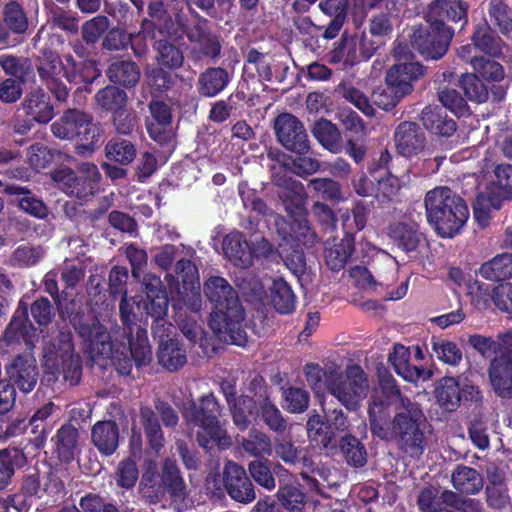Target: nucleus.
<instances>
[{"label":"nucleus","mask_w":512,"mask_h":512,"mask_svg":"<svg viewBox=\"0 0 512 512\" xmlns=\"http://www.w3.org/2000/svg\"><path fill=\"white\" fill-rule=\"evenodd\" d=\"M223 251L235 266L247 268L252 265V251L240 233H230L224 238Z\"/></svg>","instance_id":"b1692460"},{"label":"nucleus","mask_w":512,"mask_h":512,"mask_svg":"<svg viewBox=\"0 0 512 512\" xmlns=\"http://www.w3.org/2000/svg\"><path fill=\"white\" fill-rule=\"evenodd\" d=\"M4 337L8 343L23 341L27 348L31 349L35 346L36 330L27 319L26 309L20 310L19 308L17 310L16 315L6 329Z\"/></svg>","instance_id":"5701e85b"},{"label":"nucleus","mask_w":512,"mask_h":512,"mask_svg":"<svg viewBox=\"0 0 512 512\" xmlns=\"http://www.w3.org/2000/svg\"><path fill=\"white\" fill-rule=\"evenodd\" d=\"M78 174L69 168H61L53 172L52 179L66 194L87 199L96 192L101 174L98 167L90 162L82 163Z\"/></svg>","instance_id":"0eeeda50"},{"label":"nucleus","mask_w":512,"mask_h":512,"mask_svg":"<svg viewBox=\"0 0 512 512\" xmlns=\"http://www.w3.org/2000/svg\"><path fill=\"white\" fill-rule=\"evenodd\" d=\"M353 239L349 236L345 237L340 243L326 250L325 258L327 265L332 270L341 269L348 258L352 255Z\"/></svg>","instance_id":"49530a36"},{"label":"nucleus","mask_w":512,"mask_h":512,"mask_svg":"<svg viewBox=\"0 0 512 512\" xmlns=\"http://www.w3.org/2000/svg\"><path fill=\"white\" fill-rule=\"evenodd\" d=\"M51 131L60 139L70 140L75 137L88 139L90 133H93V138L96 137L97 127L92 124L91 117L86 113L69 110L51 125Z\"/></svg>","instance_id":"f8f14e48"},{"label":"nucleus","mask_w":512,"mask_h":512,"mask_svg":"<svg viewBox=\"0 0 512 512\" xmlns=\"http://www.w3.org/2000/svg\"><path fill=\"white\" fill-rule=\"evenodd\" d=\"M284 408L291 413H300L307 409L309 404L308 393L300 388H289L283 393Z\"/></svg>","instance_id":"e2e57ef3"},{"label":"nucleus","mask_w":512,"mask_h":512,"mask_svg":"<svg viewBox=\"0 0 512 512\" xmlns=\"http://www.w3.org/2000/svg\"><path fill=\"white\" fill-rule=\"evenodd\" d=\"M480 275L487 280L498 281L512 277V254L503 253L484 263Z\"/></svg>","instance_id":"72a5a7b5"},{"label":"nucleus","mask_w":512,"mask_h":512,"mask_svg":"<svg viewBox=\"0 0 512 512\" xmlns=\"http://www.w3.org/2000/svg\"><path fill=\"white\" fill-rule=\"evenodd\" d=\"M273 180L284 190L280 197L283 199L286 210L292 215H301L304 211L305 193L303 185L296 180L274 173Z\"/></svg>","instance_id":"4be33fe9"},{"label":"nucleus","mask_w":512,"mask_h":512,"mask_svg":"<svg viewBox=\"0 0 512 512\" xmlns=\"http://www.w3.org/2000/svg\"><path fill=\"white\" fill-rule=\"evenodd\" d=\"M501 194H493L488 189L481 191L474 204V218L481 227H486L491 213L498 210L502 204Z\"/></svg>","instance_id":"473e14b6"},{"label":"nucleus","mask_w":512,"mask_h":512,"mask_svg":"<svg viewBox=\"0 0 512 512\" xmlns=\"http://www.w3.org/2000/svg\"><path fill=\"white\" fill-rule=\"evenodd\" d=\"M428 223L443 238L458 235L469 219L466 202L447 187H437L425 196Z\"/></svg>","instance_id":"20e7f679"},{"label":"nucleus","mask_w":512,"mask_h":512,"mask_svg":"<svg viewBox=\"0 0 512 512\" xmlns=\"http://www.w3.org/2000/svg\"><path fill=\"white\" fill-rule=\"evenodd\" d=\"M390 236L394 242L404 251H414L420 240L421 234L415 223H397L391 226Z\"/></svg>","instance_id":"2f4dec72"},{"label":"nucleus","mask_w":512,"mask_h":512,"mask_svg":"<svg viewBox=\"0 0 512 512\" xmlns=\"http://www.w3.org/2000/svg\"><path fill=\"white\" fill-rule=\"evenodd\" d=\"M228 73L221 68H210L199 76L198 91L205 97H214L228 84Z\"/></svg>","instance_id":"c756f323"},{"label":"nucleus","mask_w":512,"mask_h":512,"mask_svg":"<svg viewBox=\"0 0 512 512\" xmlns=\"http://www.w3.org/2000/svg\"><path fill=\"white\" fill-rule=\"evenodd\" d=\"M177 274L182 279V289L178 288L179 299L173 298V309L180 310L187 306L191 311L201 308L200 282L197 267L189 260H180L176 265Z\"/></svg>","instance_id":"1a4fd4ad"},{"label":"nucleus","mask_w":512,"mask_h":512,"mask_svg":"<svg viewBox=\"0 0 512 512\" xmlns=\"http://www.w3.org/2000/svg\"><path fill=\"white\" fill-rule=\"evenodd\" d=\"M150 19H146L151 23V28H158L159 33L167 34L169 36L177 35L178 29L176 28V14H179L174 9L167 11L161 2H153L148 8Z\"/></svg>","instance_id":"cd10ccee"},{"label":"nucleus","mask_w":512,"mask_h":512,"mask_svg":"<svg viewBox=\"0 0 512 512\" xmlns=\"http://www.w3.org/2000/svg\"><path fill=\"white\" fill-rule=\"evenodd\" d=\"M410 352L403 345H395L389 356L394 370L403 379L409 382L426 381L431 378L432 373L422 367H411L409 365Z\"/></svg>","instance_id":"412c9836"},{"label":"nucleus","mask_w":512,"mask_h":512,"mask_svg":"<svg viewBox=\"0 0 512 512\" xmlns=\"http://www.w3.org/2000/svg\"><path fill=\"white\" fill-rule=\"evenodd\" d=\"M439 100L452 113L458 116L468 114L465 100L454 89H444L439 92Z\"/></svg>","instance_id":"774afa93"},{"label":"nucleus","mask_w":512,"mask_h":512,"mask_svg":"<svg viewBox=\"0 0 512 512\" xmlns=\"http://www.w3.org/2000/svg\"><path fill=\"white\" fill-rule=\"evenodd\" d=\"M204 292L209 301L214 303L209 326L215 335L225 343L244 346L247 335L240 327L244 310L232 286L224 278L213 276L205 282Z\"/></svg>","instance_id":"7ed1b4c3"},{"label":"nucleus","mask_w":512,"mask_h":512,"mask_svg":"<svg viewBox=\"0 0 512 512\" xmlns=\"http://www.w3.org/2000/svg\"><path fill=\"white\" fill-rule=\"evenodd\" d=\"M140 415L151 446L158 449L162 446L163 437L154 412L150 408L145 407L141 409Z\"/></svg>","instance_id":"bf43d9fd"},{"label":"nucleus","mask_w":512,"mask_h":512,"mask_svg":"<svg viewBox=\"0 0 512 512\" xmlns=\"http://www.w3.org/2000/svg\"><path fill=\"white\" fill-rule=\"evenodd\" d=\"M109 28V20L105 16L98 15L87 21L82 26V36L87 43L97 42L102 34Z\"/></svg>","instance_id":"338daca9"},{"label":"nucleus","mask_w":512,"mask_h":512,"mask_svg":"<svg viewBox=\"0 0 512 512\" xmlns=\"http://www.w3.org/2000/svg\"><path fill=\"white\" fill-rule=\"evenodd\" d=\"M159 363L169 371H177L186 363V353L176 339H162L158 350Z\"/></svg>","instance_id":"bb28decb"},{"label":"nucleus","mask_w":512,"mask_h":512,"mask_svg":"<svg viewBox=\"0 0 512 512\" xmlns=\"http://www.w3.org/2000/svg\"><path fill=\"white\" fill-rule=\"evenodd\" d=\"M341 449L350 465L361 467L366 463V450L357 438L353 436H346L343 438Z\"/></svg>","instance_id":"3c124183"},{"label":"nucleus","mask_w":512,"mask_h":512,"mask_svg":"<svg viewBox=\"0 0 512 512\" xmlns=\"http://www.w3.org/2000/svg\"><path fill=\"white\" fill-rule=\"evenodd\" d=\"M100 71L93 61H86L80 66L75 63L74 68H70V73L67 72L66 79L74 83H92L98 76Z\"/></svg>","instance_id":"0e129e2a"},{"label":"nucleus","mask_w":512,"mask_h":512,"mask_svg":"<svg viewBox=\"0 0 512 512\" xmlns=\"http://www.w3.org/2000/svg\"><path fill=\"white\" fill-rule=\"evenodd\" d=\"M7 375L22 392L29 393L38 379L36 362L31 357H17L7 368Z\"/></svg>","instance_id":"6ab92c4d"},{"label":"nucleus","mask_w":512,"mask_h":512,"mask_svg":"<svg viewBox=\"0 0 512 512\" xmlns=\"http://www.w3.org/2000/svg\"><path fill=\"white\" fill-rule=\"evenodd\" d=\"M95 98L98 105L114 114L123 108L127 101L126 93L112 86L100 90Z\"/></svg>","instance_id":"de8ad7c7"},{"label":"nucleus","mask_w":512,"mask_h":512,"mask_svg":"<svg viewBox=\"0 0 512 512\" xmlns=\"http://www.w3.org/2000/svg\"><path fill=\"white\" fill-rule=\"evenodd\" d=\"M55 441L57 453L63 461H71L76 453L78 446V431L71 425L62 426L56 436Z\"/></svg>","instance_id":"4c0bfd02"},{"label":"nucleus","mask_w":512,"mask_h":512,"mask_svg":"<svg viewBox=\"0 0 512 512\" xmlns=\"http://www.w3.org/2000/svg\"><path fill=\"white\" fill-rule=\"evenodd\" d=\"M183 415L195 429L197 441L204 448L217 446L225 449L231 446L232 439L219 419L221 410L213 395L203 396L198 406L186 407Z\"/></svg>","instance_id":"39448f33"},{"label":"nucleus","mask_w":512,"mask_h":512,"mask_svg":"<svg viewBox=\"0 0 512 512\" xmlns=\"http://www.w3.org/2000/svg\"><path fill=\"white\" fill-rule=\"evenodd\" d=\"M176 28L178 34L174 35L175 37H180L181 33H186L190 41L200 44L204 54L215 56L219 53L220 45L216 37L208 31L205 20H199L193 27L187 28L184 17L181 14H176Z\"/></svg>","instance_id":"a211bd4d"},{"label":"nucleus","mask_w":512,"mask_h":512,"mask_svg":"<svg viewBox=\"0 0 512 512\" xmlns=\"http://www.w3.org/2000/svg\"><path fill=\"white\" fill-rule=\"evenodd\" d=\"M489 15L491 22L497 26L503 34H508L512 31L511 11L501 1H492Z\"/></svg>","instance_id":"680f3d73"},{"label":"nucleus","mask_w":512,"mask_h":512,"mask_svg":"<svg viewBox=\"0 0 512 512\" xmlns=\"http://www.w3.org/2000/svg\"><path fill=\"white\" fill-rule=\"evenodd\" d=\"M92 442L103 455L113 454L119 443V430L113 421H99L92 428Z\"/></svg>","instance_id":"393cba45"},{"label":"nucleus","mask_w":512,"mask_h":512,"mask_svg":"<svg viewBox=\"0 0 512 512\" xmlns=\"http://www.w3.org/2000/svg\"><path fill=\"white\" fill-rule=\"evenodd\" d=\"M328 390L347 409L355 410L366 398L369 382L364 371L357 365L347 367L344 374L330 377Z\"/></svg>","instance_id":"423d86ee"},{"label":"nucleus","mask_w":512,"mask_h":512,"mask_svg":"<svg viewBox=\"0 0 512 512\" xmlns=\"http://www.w3.org/2000/svg\"><path fill=\"white\" fill-rule=\"evenodd\" d=\"M254 401L248 396H241L231 407V413L234 424L240 429L245 430L257 414Z\"/></svg>","instance_id":"37998d69"},{"label":"nucleus","mask_w":512,"mask_h":512,"mask_svg":"<svg viewBox=\"0 0 512 512\" xmlns=\"http://www.w3.org/2000/svg\"><path fill=\"white\" fill-rule=\"evenodd\" d=\"M388 404L373 403L369 407L372 433L383 440L398 439L406 452L419 455L424 449L425 416L415 402L390 387Z\"/></svg>","instance_id":"f03ea898"},{"label":"nucleus","mask_w":512,"mask_h":512,"mask_svg":"<svg viewBox=\"0 0 512 512\" xmlns=\"http://www.w3.org/2000/svg\"><path fill=\"white\" fill-rule=\"evenodd\" d=\"M394 140L397 151L408 158L417 155L424 147V135L418 126L411 122L398 125Z\"/></svg>","instance_id":"aec40b11"},{"label":"nucleus","mask_w":512,"mask_h":512,"mask_svg":"<svg viewBox=\"0 0 512 512\" xmlns=\"http://www.w3.org/2000/svg\"><path fill=\"white\" fill-rule=\"evenodd\" d=\"M489 378L499 396L512 397V352H503L491 361Z\"/></svg>","instance_id":"f3484780"},{"label":"nucleus","mask_w":512,"mask_h":512,"mask_svg":"<svg viewBox=\"0 0 512 512\" xmlns=\"http://www.w3.org/2000/svg\"><path fill=\"white\" fill-rule=\"evenodd\" d=\"M432 350L440 361L449 365H457L462 359L461 350L451 341L433 339Z\"/></svg>","instance_id":"864d4df0"},{"label":"nucleus","mask_w":512,"mask_h":512,"mask_svg":"<svg viewBox=\"0 0 512 512\" xmlns=\"http://www.w3.org/2000/svg\"><path fill=\"white\" fill-rule=\"evenodd\" d=\"M4 20L6 25L15 33H24L28 28L27 17L16 2H9L4 8Z\"/></svg>","instance_id":"6e6d98bb"},{"label":"nucleus","mask_w":512,"mask_h":512,"mask_svg":"<svg viewBox=\"0 0 512 512\" xmlns=\"http://www.w3.org/2000/svg\"><path fill=\"white\" fill-rule=\"evenodd\" d=\"M271 302L282 314H288L295 308V296L283 279H274L270 285Z\"/></svg>","instance_id":"e433bc0d"},{"label":"nucleus","mask_w":512,"mask_h":512,"mask_svg":"<svg viewBox=\"0 0 512 512\" xmlns=\"http://www.w3.org/2000/svg\"><path fill=\"white\" fill-rule=\"evenodd\" d=\"M307 433L311 442L316 446L326 448L334 439V431L319 415H312L307 421Z\"/></svg>","instance_id":"79ce46f5"},{"label":"nucleus","mask_w":512,"mask_h":512,"mask_svg":"<svg viewBox=\"0 0 512 512\" xmlns=\"http://www.w3.org/2000/svg\"><path fill=\"white\" fill-rule=\"evenodd\" d=\"M473 41L475 47L487 54L496 55L501 52V41L493 35L486 24L477 27Z\"/></svg>","instance_id":"8fccbe9b"},{"label":"nucleus","mask_w":512,"mask_h":512,"mask_svg":"<svg viewBox=\"0 0 512 512\" xmlns=\"http://www.w3.org/2000/svg\"><path fill=\"white\" fill-rule=\"evenodd\" d=\"M241 446L246 453L254 457L269 456L273 451L271 440L257 430H251L248 437L243 438Z\"/></svg>","instance_id":"c03bdc74"},{"label":"nucleus","mask_w":512,"mask_h":512,"mask_svg":"<svg viewBox=\"0 0 512 512\" xmlns=\"http://www.w3.org/2000/svg\"><path fill=\"white\" fill-rule=\"evenodd\" d=\"M452 35V31L442 21H434L428 27L416 29L411 41L425 58L436 60L446 53Z\"/></svg>","instance_id":"6e6552de"},{"label":"nucleus","mask_w":512,"mask_h":512,"mask_svg":"<svg viewBox=\"0 0 512 512\" xmlns=\"http://www.w3.org/2000/svg\"><path fill=\"white\" fill-rule=\"evenodd\" d=\"M421 120L427 130L442 137H450L456 131V123L438 106L426 107L422 111Z\"/></svg>","instance_id":"a878e982"},{"label":"nucleus","mask_w":512,"mask_h":512,"mask_svg":"<svg viewBox=\"0 0 512 512\" xmlns=\"http://www.w3.org/2000/svg\"><path fill=\"white\" fill-rule=\"evenodd\" d=\"M275 132L279 142L296 154L309 151V141L302 123L292 114H280L275 120Z\"/></svg>","instance_id":"9d476101"},{"label":"nucleus","mask_w":512,"mask_h":512,"mask_svg":"<svg viewBox=\"0 0 512 512\" xmlns=\"http://www.w3.org/2000/svg\"><path fill=\"white\" fill-rule=\"evenodd\" d=\"M223 477L225 488L234 500L249 503L255 499L253 485L242 466L228 462L224 467Z\"/></svg>","instance_id":"2eb2a0df"},{"label":"nucleus","mask_w":512,"mask_h":512,"mask_svg":"<svg viewBox=\"0 0 512 512\" xmlns=\"http://www.w3.org/2000/svg\"><path fill=\"white\" fill-rule=\"evenodd\" d=\"M146 301L141 304L126 294L120 303L121 321L124 325L121 337L128 342V346L115 336L112 339L107 329L98 321H83L76 324L75 329L83 341V349L92 358L110 359L122 375H128L132 369V362L136 366H143L152 360V352L148 343L147 332L137 326L135 336L133 323L137 316L148 315L154 320L163 319L168 312L169 301L159 277L147 274L143 278Z\"/></svg>","instance_id":"f257e3e1"},{"label":"nucleus","mask_w":512,"mask_h":512,"mask_svg":"<svg viewBox=\"0 0 512 512\" xmlns=\"http://www.w3.org/2000/svg\"><path fill=\"white\" fill-rule=\"evenodd\" d=\"M471 64L479 76L486 80L500 81L504 78L502 66L493 60L474 57L471 60Z\"/></svg>","instance_id":"052dcab7"},{"label":"nucleus","mask_w":512,"mask_h":512,"mask_svg":"<svg viewBox=\"0 0 512 512\" xmlns=\"http://www.w3.org/2000/svg\"><path fill=\"white\" fill-rule=\"evenodd\" d=\"M278 500L283 507L293 512L301 511L305 503V496L298 487L285 485L280 487L277 493Z\"/></svg>","instance_id":"4d7b16f0"},{"label":"nucleus","mask_w":512,"mask_h":512,"mask_svg":"<svg viewBox=\"0 0 512 512\" xmlns=\"http://www.w3.org/2000/svg\"><path fill=\"white\" fill-rule=\"evenodd\" d=\"M305 376L308 384L315 392L316 396H320L321 392L327 388L330 377H335V371H324L318 364H307L305 366Z\"/></svg>","instance_id":"603ef678"},{"label":"nucleus","mask_w":512,"mask_h":512,"mask_svg":"<svg viewBox=\"0 0 512 512\" xmlns=\"http://www.w3.org/2000/svg\"><path fill=\"white\" fill-rule=\"evenodd\" d=\"M75 67V61L71 56L66 57V63L63 64L57 55H47L38 68L39 74L43 79L60 82L61 78H66L67 72L70 73V68Z\"/></svg>","instance_id":"c9c22d12"},{"label":"nucleus","mask_w":512,"mask_h":512,"mask_svg":"<svg viewBox=\"0 0 512 512\" xmlns=\"http://www.w3.org/2000/svg\"><path fill=\"white\" fill-rule=\"evenodd\" d=\"M5 191L9 194L22 195L19 207L35 217L43 218L47 215V209L42 201L30 195V192L19 186H7Z\"/></svg>","instance_id":"a18cd8bd"},{"label":"nucleus","mask_w":512,"mask_h":512,"mask_svg":"<svg viewBox=\"0 0 512 512\" xmlns=\"http://www.w3.org/2000/svg\"><path fill=\"white\" fill-rule=\"evenodd\" d=\"M312 134L327 150L338 153L341 150V134L335 124L320 119L313 125Z\"/></svg>","instance_id":"7c9ffc66"},{"label":"nucleus","mask_w":512,"mask_h":512,"mask_svg":"<svg viewBox=\"0 0 512 512\" xmlns=\"http://www.w3.org/2000/svg\"><path fill=\"white\" fill-rule=\"evenodd\" d=\"M105 155L112 162L127 165L135 159L136 149L130 141L114 138L106 144Z\"/></svg>","instance_id":"ea45409f"},{"label":"nucleus","mask_w":512,"mask_h":512,"mask_svg":"<svg viewBox=\"0 0 512 512\" xmlns=\"http://www.w3.org/2000/svg\"><path fill=\"white\" fill-rule=\"evenodd\" d=\"M162 481L172 495L180 497L184 492L183 479L174 461L167 459L163 465Z\"/></svg>","instance_id":"13d9d810"},{"label":"nucleus","mask_w":512,"mask_h":512,"mask_svg":"<svg viewBox=\"0 0 512 512\" xmlns=\"http://www.w3.org/2000/svg\"><path fill=\"white\" fill-rule=\"evenodd\" d=\"M309 187L324 199L339 200L342 198L340 185L334 180L315 178L309 182Z\"/></svg>","instance_id":"69168bd1"},{"label":"nucleus","mask_w":512,"mask_h":512,"mask_svg":"<svg viewBox=\"0 0 512 512\" xmlns=\"http://www.w3.org/2000/svg\"><path fill=\"white\" fill-rule=\"evenodd\" d=\"M73 359L72 336L69 332H60L55 337L44 336L43 365L52 375L64 369Z\"/></svg>","instance_id":"9b49d317"},{"label":"nucleus","mask_w":512,"mask_h":512,"mask_svg":"<svg viewBox=\"0 0 512 512\" xmlns=\"http://www.w3.org/2000/svg\"><path fill=\"white\" fill-rule=\"evenodd\" d=\"M24 109L27 115L39 123H47L53 117V108L43 92L29 95L24 102Z\"/></svg>","instance_id":"58836bf2"},{"label":"nucleus","mask_w":512,"mask_h":512,"mask_svg":"<svg viewBox=\"0 0 512 512\" xmlns=\"http://www.w3.org/2000/svg\"><path fill=\"white\" fill-rule=\"evenodd\" d=\"M465 95L471 101L483 103L488 98V90L475 74H465L460 81Z\"/></svg>","instance_id":"5fc2aeb1"},{"label":"nucleus","mask_w":512,"mask_h":512,"mask_svg":"<svg viewBox=\"0 0 512 512\" xmlns=\"http://www.w3.org/2000/svg\"><path fill=\"white\" fill-rule=\"evenodd\" d=\"M375 50L374 43L364 35H344L334 49L332 59L352 66L362 60L370 59Z\"/></svg>","instance_id":"ddd939ff"},{"label":"nucleus","mask_w":512,"mask_h":512,"mask_svg":"<svg viewBox=\"0 0 512 512\" xmlns=\"http://www.w3.org/2000/svg\"><path fill=\"white\" fill-rule=\"evenodd\" d=\"M108 76L114 83L133 86L140 79V71L134 62L117 61L109 67Z\"/></svg>","instance_id":"a19ab883"},{"label":"nucleus","mask_w":512,"mask_h":512,"mask_svg":"<svg viewBox=\"0 0 512 512\" xmlns=\"http://www.w3.org/2000/svg\"><path fill=\"white\" fill-rule=\"evenodd\" d=\"M451 480L453 487L461 493L475 494L483 487L480 474L475 469L467 466H457L451 475Z\"/></svg>","instance_id":"c85d7f7f"},{"label":"nucleus","mask_w":512,"mask_h":512,"mask_svg":"<svg viewBox=\"0 0 512 512\" xmlns=\"http://www.w3.org/2000/svg\"><path fill=\"white\" fill-rule=\"evenodd\" d=\"M436 398L443 409L455 410L461 401L460 381L453 377L441 379L436 388Z\"/></svg>","instance_id":"f704fd0d"},{"label":"nucleus","mask_w":512,"mask_h":512,"mask_svg":"<svg viewBox=\"0 0 512 512\" xmlns=\"http://www.w3.org/2000/svg\"><path fill=\"white\" fill-rule=\"evenodd\" d=\"M422 75L423 67L417 62L397 63L388 70L385 82L389 89L405 96L412 91L413 81Z\"/></svg>","instance_id":"dca6fc26"},{"label":"nucleus","mask_w":512,"mask_h":512,"mask_svg":"<svg viewBox=\"0 0 512 512\" xmlns=\"http://www.w3.org/2000/svg\"><path fill=\"white\" fill-rule=\"evenodd\" d=\"M493 194H501V200L508 197L512 192V165L501 164L494 171V180L487 187Z\"/></svg>","instance_id":"09e8293b"},{"label":"nucleus","mask_w":512,"mask_h":512,"mask_svg":"<svg viewBox=\"0 0 512 512\" xmlns=\"http://www.w3.org/2000/svg\"><path fill=\"white\" fill-rule=\"evenodd\" d=\"M155 48L160 68L147 69L146 77L150 84L157 86V88H163L166 86V75L162 68L177 69L181 67L184 62V55L179 48L168 42L158 41Z\"/></svg>","instance_id":"4468645a"}]
</instances>
